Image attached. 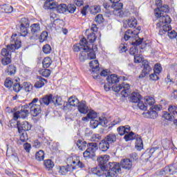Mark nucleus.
<instances>
[{
    "instance_id": "nucleus-1",
    "label": "nucleus",
    "mask_w": 177,
    "mask_h": 177,
    "mask_svg": "<svg viewBox=\"0 0 177 177\" xmlns=\"http://www.w3.org/2000/svg\"><path fill=\"white\" fill-rule=\"evenodd\" d=\"M157 8L155 9V16L157 19H159V22L156 24L157 28H161L162 27L163 31H169L172 30L171 26V17L169 15L164 13H169V6L168 5L164 4L162 6V1L161 0H158L156 2Z\"/></svg>"
},
{
    "instance_id": "nucleus-2",
    "label": "nucleus",
    "mask_w": 177,
    "mask_h": 177,
    "mask_svg": "<svg viewBox=\"0 0 177 177\" xmlns=\"http://www.w3.org/2000/svg\"><path fill=\"white\" fill-rule=\"evenodd\" d=\"M110 156L109 155H102L97 158V161L98 162V167H104L109 171L105 173L106 177H117V174L121 172V168H120V164L117 162H109Z\"/></svg>"
},
{
    "instance_id": "nucleus-3",
    "label": "nucleus",
    "mask_w": 177,
    "mask_h": 177,
    "mask_svg": "<svg viewBox=\"0 0 177 177\" xmlns=\"http://www.w3.org/2000/svg\"><path fill=\"white\" fill-rule=\"evenodd\" d=\"M124 39L125 41H134L131 42L133 46H139V45H142L143 42V39L139 37L138 32L132 31L131 30H128L125 32Z\"/></svg>"
},
{
    "instance_id": "nucleus-4",
    "label": "nucleus",
    "mask_w": 177,
    "mask_h": 177,
    "mask_svg": "<svg viewBox=\"0 0 177 177\" xmlns=\"http://www.w3.org/2000/svg\"><path fill=\"white\" fill-rule=\"evenodd\" d=\"M168 111H163V118L167 121H174V124L177 125V106L169 105Z\"/></svg>"
},
{
    "instance_id": "nucleus-5",
    "label": "nucleus",
    "mask_w": 177,
    "mask_h": 177,
    "mask_svg": "<svg viewBox=\"0 0 177 177\" xmlns=\"http://www.w3.org/2000/svg\"><path fill=\"white\" fill-rule=\"evenodd\" d=\"M112 91L113 92H120L123 97H128L131 95V85L127 83H122L119 86H112Z\"/></svg>"
},
{
    "instance_id": "nucleus-6",
    "label": "nucleus",
    "mask_w": 177,
    "mask_h": 177,
    "mask_svg": "<svg viewBox=\"0 0 177 177\" xmlns=\"http://www.w3.org/2000/svg\"><path fill=\"white\" fill-rule=\"evenodd\" d=\"M79 59L80 62H84L87 59H89V60L96 59V53H95V50H93V48H91L89 46H86V50L82 51V53H80Z\"/></svg>"
},
{
    "instance_id": "nucleus-7",
    "label": "nucleus",
    "mask_w": 177,
    "mask_h": 177,
    "mask_svg": "<svg viewBox=\"0 0 177 177\" xmlns=\"http://www.w3.org/2000/svg\"><path fill=\"white\" fill-rule=\"evenodd\" d=\"M87 149L83 153L84 158H93L96 156V151L97 150V143L90 142L87 144Z\"/></svg>"
},
{
    "instance_id": "nucleus-8",
    "label": "nucleus",
    "mask_w": 177,
    "mask_h": 177,
    "mask_svg": "<svg viewBox=\"0 0 177 177\" xmlns=\"http://www.w3.org/2000/svg\"><path fill=\"white\" fill-rule=\"evenodd\" d=\"M38 98H34L32 102L29 104L30 106V114L33 117H38L40 113L42 111L41 109V105L38 103Z\"/></svg>"
},
{
    "instance_id": "nucleus-9",
    "label": "nucleus",
    "mask_w": 177,
    "mask_h": 177,
    "mask_svg": "<svg viewBox=\"0 0 177 177\" xmlns=\"http://www.w3.org/2000/svg\"><path fill=\"white\" fill-rule=\"evenodd\" d=\"M30 39H37L41 35V26L39 23L32 24L30 26Z\"/></svg>"
},
{
    "instance_id": "nucleus-10",
    "label": "nucleus",
    "mask_w": 177,
    "mask_h": 177,
    "mask_svg": "<svg viewBox=\"0 0 177 177\" xmlns=\"http://www.w3.org/2000/svg\"><path fill=\"white\" fill-rule=\"evenodd\" d=\"M86 46H88V41L85 37H83L79 44H75L73 46V50L74 52H85L86 50Z\"/></svg>"
},
{
    "instance_id": "nucleus-11",
    "label": "nucleus",
    "mask_w": 177,
    "mask_h": 177,
    "mask_svg": "<svg viewBox=\"0 0 177 177\" xmlns=\"http://www.w3.org/2000/svg\"><path fill=\"white\" fill-rule=\"evenodd\" d=\"M98 120H99L92 119L90 121V124L93 129H95V128H97L99 125H102V127H107V119L106 118H99Z\"/></svg>"
},
{
    "instance_id": "nucleus-12",
    "label": "nucleus",
    "mask_w": 177,
    "mask_h": 177,
    "mask_svg": "<svg viewBox=\"0 0 177 177\" xmlns=\"http://www.w3.org/2000/svg\"><path fill=\"white\" fill-rule=\"evenodd\" d=\"M150 111H149L146 113V117L148 118H157L158 117V114L157 113V111H161V105H155L153 106H151L149 109Z\"/></svg>"
},
{
    "instance_id": "nucleus-13",
    "label": "nucleus",
    "mask_w": 177,
    "mask_h": 177,
    "mask_svg": "<svg viewBox=\"0 0 177 177\" xmlns=\"http://www.w3.org/2000/svg\"><path fill=\"white\" fill-rule=\"evenodd\" d=\"M17 125L19 133L31 131V128H32V125H31L30 122L27 121L22 122L21 123H20V122H17Z\"/></svg>"
},
{
    "instance_id": "nucleus-14",
    "label": "nucleus",
    "mask_w": 177,
    "mask_h": 177,
    "mask_svg": "<svg viewBox=\"0 0 177 177\" xmlns=\"http://www.w3.org/2000/svg\"><path fill=\"white\" fill-rule=\"evenodd\" d=\"M30 112L27 109H21L13 113V119L15 121H17L19 118H26L28 117Z\"/></svg>"
},
{
    "instance_id": "nucleus-15",
    "label": "nucleus",
    "mask_w": 177,
    "mask_h": 177,
    "mask_svg": "<svg viewBox=\"0 0 177 177\" xmlns=\"http://www.w3.org/2000/svg\"><path fill=\"white\" fill-rule=\"evenodd\" d=\"M138 25V20L135 17H131L123 21V27L124 28H135Z\"/></svg>"
},
{
    "instance_id": "nucleus-16",
    "label": "nucleus",
    "mask_w": 177,
    "mask_h": 177,
    "mask_svg": "<svg viewBox=\"0 0 177 177\" xmlns=\"http://www.w3.org/2000/svg\"><path fill=\"white\" fill-rule=\"evenodd\" d=\"M53 95L50 94V95H46L43 97L40 98L39 100V104L41 106H49L50 103H53Z\"/></svg>"
},
{
    "instance_id": "nucleus-17",
    "label": "nucleus",
    "mask_w": 177,
    "mask_h": 177,
    "mask_svg": "<svg viewBox=\"0 0 177 177\" xmlns=\"http://www.w3.org/2000/svg\"><path fill=\"white\" fill-rule=\"evenodd\" d=\"M106 81L109 85H115L120 82V78L117 75L112 74L107 77Z\"/></svg>"
},
{
    "instance_id": "nucleus-18",
    "label": "nucleus",
    "mask_w": 177,
    "mask_h": 177,
    "mask_svg": "<svg viewBox=\"0 0 177 177\" xmlns=\"http://www.w3.org/2000/svg\"><path fill=\"white\" fill-rule=\"evenodd\" d=\"M89 66L91 68L92 73L93 74H99L100 68H99V61L93 60L89 63Z\"/></svg>"
},
{
    "instance_id": "nucleus-19",
    "label": "nucleus",
    "mask_w": 177,
    "mask_h": 177,
    "mask_svg": "<svg viewBox=\"0 0 177 177\" xmlns=\"http://www.w3.org/2000/svg\"><path fill=\"white\" fill-rule=\"evenodd\" d=\"M75 169V167L68 165L66 166H62L59 168V174L60 175H67L68 172H73V170Z\"/></svg>"
},
{
    "instance_id": "nucleus-20",
    "label": "nucleus",
    "mask_w": 177,
    "mask_h": 177,
    "mask_svg": "<svg viewBox=\"0 0 177 177\" xmlns=\"http://www.w3.org/2000/svg\"><path fill=\"white\" fill-rule=\"evenodd\" d=\"M119 167H122V168H124V169H131L132 168V161L129 159H123L120 162V165H119Z\"/></svg>"
},
{
    "instance_id": "nucleus-21",
    "label": "nucleus",
    "mask_w": 177,
    "mask_h": 177,
    "mask_svg": "<svg viewBox=\"0 0 177 177\" xmlns=\"http://www.w3.org/2000/svg\"><path fill=\"white\" fill-rule=\"evenodd\" d=\"M99 149L101 151H107L110 149V144H109L104 138L99 143Z\"/></svg>"
},
{
    "instance_id": "nucleus-22",
    "label": "nucleus",
    "mask_w": 177,
    "mask_h": 177,
    "mask_svg": "<svg viewBox=\"0 0 177 177\" xmlns=\"http://www.w3.org/2000/svg\"><path fill=\"white\" fill-rule=\"evenodd\" d=\"M104 140H105L109 144V145H111L117 142V136L113 133H109L104 138Z\"/></svg>"
},
{
    "instance_id": "nucleus-23",
    "label": "nucleus",
    "mask_w": 177,
    "mask_h": 177,
    "mask_svg": "<svg viewBox=\"0 0 177 177\" xmlns=\"http://www.w3.org/2000/svg\"><path fill=\"white\" fill-rule=\"evenodd\" d=\"M78 111L82 114H86L88 111V108L86 104L85 101H82L77 106Z\"/></svg>"
},
{
    "instance_id": "nucleus-24",
    "label": "nucleus",
    "mask_w": 177,
    "mask_h": 177,
    "mask_svg": "<svg viewBox=\"0 0 177 177\" xmlns=\"http://www.w3.org/2000/svg\"><path fill=\"white\" fill-rule=\"evenodd\" d=\"M142 99V95L138 92H133L131 93L130 100L131 103H139Z\"/></svg>"
},
{
    "instance_id": "nucleus-25",
    "label": "nucleus",
    "mask_w": 177,
    "mask_h": 177,
    "mask_svg": "<svg viewBox=\"0 0 177 177\" xmlns=\"http://www.w3.org/2000/svg\"><path fill=\"white\" fill-rule=\"evenodd\" d=\"M117 131L119 135L122 136V135H125V133H129L131 127L129 126H120L117 129Z\"/></svg>"
},
{
    "instance_id": "nucleus-26",
    "label": "nucleus",
    "mask_w": 177,
    "mask_h": 177,
    "mask_svg": "<svg viewBox=\"0 0 177 177\" xmlns=\"http://www.w3.org/2000/svg\"><path fill=\"white\" fill-rule=\"evenodd\" d=\"M37 81L35 84V88H37L38 89L39 88H42L45 85V82H48V81L46 79H44V77L39 76L37 77Z\"/></svg>"
},
{
    "instance_id": "nucleus-27",
    "label": "nucleus",
    "mask_w": 177,
    "mask_h": 177,
    "mask_svg": "<svg viewBox=\"0 0 177 177\" xmlns=\"http://www.w3.org/2000/svg\"><path fill=\"white\" fill-rule=\"evenodd\" d=\"M44 8L53 10L56 8V3L53 2V0H46Z\"/></svg>"
},
{
    "instance_id": "nucleus-28",
    "label": "nucleus",
    "mask_w": 177,
    "mask_h": 177,
    "mask_svg": "<svg viewBox=\"0 0 177 177\" xmlns=\"http://www.w3.org/2000/svg\"><path fill=\"white\" fill-rule=\"evenodd\" d=\"M20 46H21V42L16 40L15 41V44H12L11 45H8L7 48L8 50L15 52V50H16V49H19Z\"/></svg>"
},
{
    "instance_id": "nucleus-29",
    "label": "nucleus",
    "mask_w": 177,
    "mask_h": 177,
    "mask_svg": "<svg viewBox=\"0 0 177 177\" xmlns=\"http://www.w3.org/2000/svg\"><path fill=\"white\" fill-rule=\"evenodd\" d=\"M54 9H56L58 13H66L67 12V5L62 3L57 6L56 4V7Z\"/></svg>"
},
{
    "instance_id": "nucleus-30",
    "label": "nucleus",
    "mask_w": 177,
    "mask_h": 177,
    "mask_svg": "<svg viewBox=\"0 0 177 177\" xmlns=\"http://www.w3.org/2000/svg\"><path fill=\"white\" fill-rule=\"evenodd\" d=\"M15 81L16 82L13 84L12 89L15 92L19 93L21 91V89H23L22 85H21L20 82H19V81H20V79L18 78Z\"/></svg>"
},
{
    "instance_id": "nucleus-31",
    "label": "nucleus",
    "mask_w": 177,
    "mask_h": 177,
    "mask_svg": "<svg viewBox=\"0 0 177 177\" xmlns=\"http://www.w3.org/2000/svg\"><path fill=\"white\" fill-rule=\"evenodd\" d=\"M113 13L115 16H117L118 17H122V8L119 6H113Z\"/></svg>"
},
{
    "instance_id": "nucleus-32",
    "label": "nucleus",
    "mask_w": 177,
    "mask_h": 177,
    "mask_svg": "<svg viewBox=\"0 0 177 177\" xmlns=\"http://www.w3.org/2000/svg\"><path fill=\"white\" fill-rule=\"evenodd\" d=\"M142 66L144 67L142 71L147 73V74H150V72L151 71V66L149 64V62H147V60H143Z\"/></svg>"
},
{
    "instance_id": "nucleus-33",
    "label": "nucleus",
    "mask_w": 177,
    "mask_h": 177,
    "mask_svg": "<svg viewBox=\"0 0 177 177\" xmlns=\"http://www.w3.org/2000/svg\"><path fill=\"white\" fill-rule=\"evenodd\" d=\"M162 31L164 32H168L167 33V35H168V37L171 39H173V38H176V35H177V33H176V32L175 31V30H167V31H164V30H162V29H160V30H159V34L160 35H162ZM169 31H171V32H169Z\"/></svg>"
},
{
    "instance_id": "nucleus-34",
    "label": "nucleus",
    "mask_w": 177,
    "mask_h": 177,
    "mask_svg": "<svg viewBox=\"0 0 177 177\" xmlns=\"http://www.w3.org/2000/svg\"><path fill=\"white\" fill-rule=\"evenodd\" d=\"M174 172V165L169 167H165L163 170L160 171V175H165L167 174H172Z\"/></svg>"
},
{
    "instance_id": "nucleus-35",
    "label": "nucleus",
    "mask_w": 177,
    "mask_h": 177,
    "mask_svg": "<svg viewBox=\"0 0 177 177\" xmlns=\"http://www.w3.org/2000/svg\"><path fill=\"white\" fill-rule=\"evenodd\" d=\"M109 172V169H107V167H105L104 166L99 167L98 169L97 170V176H102V175L104 174L106 176V174Z\"/></svg>"
},
{
    "instance_id": "nucleus-36",
    "label": "nucleus",
    "mask_w": 177,
    "mask_h": 177,
    "mask_svg": "<svg viewBox=\"0 0 177 177\" xmlns=\"http://www.w3.org/2000/svg\"><path fill=\"white\" fill-rule=\"evenodd\" d=\"M1 10L4 13H12L13 12V7L10 5L4 4L1 6Z\"/></svg>"
},
{
    "instance_id": "nucleus-37",
    "label": "nucleus",
    "mask_w": 177,
    "mask_h": 177,
    "mask_svg": "<svg viewBox=\"0 0 177 177\" xmlns=\"http://www.w3.org/2000/svg\"><path fill=\"white\" fill-rule=\"evenodd\" d=\"M22 89H24L26 92H31L32 91V84L30 82H24L22 84Z\"/></svg>"
},
{
    "instance_id": "nucleus-38",
    "label": "nucleus",
    "mask_w": 177,
    "mask_h": 177,
    "mask_svg": "<svg viewBox=\"0 0 177 177\" xmlns=\"http://www.w3.org/2000/svg\"><path fill=\"white\" fill-rule=\"evenodd\" d=\"M17 70V68H16V66L11 64L7 68V73L8 75H15V74H16Z\"/></svg>"
},
{
    "instance_id": "nucleus-39",
    "label": "nucleus",
    "mask_w": 177,
    "mask_h": 177,
    "mask_svg": "<svg viewBox=\"0 0 177 177\" xmlns=\"http://www.w3.org/2000/svg\"><path fill=\"white\" fill-rule=\"evenodd\" d=\"M42 64L44 68H48V67H50V64H52V59L49 57H45L42 62Z\"/></svg>"
},
{
    "instance_id": "nucleus-40",
    "label": "nucleus",
    "mask_w": 177,
    "mask_h": 177,
    "mask_svg": "<svg viewBox=\"0 0 177 177\" xmlns=\"http://www.w3.org/2000/svg\"><path fill=\"white\" fill-rule=\"evenodd\" d=\"M35 158L37 161H44V159L45 158L44 151L39 150L37 151L35 154Z\"/></svg>"
},
{
    "instance_id": "nucleus-41",
    "label": "nucleus",
    "mask_w": 177,
    "mask_h": 177,
    "mask_svg": "<svg viewBox=\"0 0 177 177\" xmlns=\"http://www.w3.org/2000/svg\"><path fill=\"white\" fill-rule=\"evenodd\" d=\"M68 102H69V104L71 106H73V107H75V106H78V104H80V100H77V97H71L68 99Z\"/></svg>"
},
{
    "instance_id": "nucleus-42",
    "label": "nucleus",
    "mask_w": 177,
    "mask_h": 177,
    "mask_svg": "<svg viewBox=\"0 0 177 177\" xmlns=\"http://www.w3.org/2000/svg\"><path fill=\"white\" fill-rule=\"evenodd\" d=\"M52 102L55 106H62L63 104L62 97L59 96L53 97Z\"/></svg>"
},
{
    "instance_id": "nucleus-43",
    "label": "nucleus",
    "mask_w": 177,
    "mask_h": 177,
    "mask_svg": "<svg viewBox=\"0 0 177 177\" xmlns=\"http://www.w3.org/2000/svg\"><path fill=\"white\" fill-rule=\"evenodd\" d=\"M145 100L146 106H153L156 103V100L153 97H146Z\"/></svg>"
},
{
    "instance_id": "nucleus-44",
    "label": "nucleus",
    "mask_w": 177,
    "mask_h": 177,
    "mask_svg": "<svg viewBox=\"0 0 177 177\" xmlns=\"http://www.w3.org/2000/svg\"><path fill=\"white\" fill-rule=\"evenodd\" d=\"M136 147L138 150H142V149H143V141L142 140V138H136Z\"/></svg>"
},
{
    "instance_id": "nucleus-45",
    "label": "nucleus",
    "mask_w": 177,
    "mask_h": 177,
    "mask_svg": "<svg viewBox=\"0 0 177 177\" xmlns=\"http://www.w3.org/2000/svg\"><path fill=\"white\" fill-rule=\"evenodd\" d=\"M27 28H28V26H20V34L21 37H26V35L28 34V30Z\"/></svg>"
},
{
    "instance_id": "nucleus-46",
    "label": "nucleus",
    "mask_w": 177,
    "mask_h": 177,
    "mask_svg": "<svg viewBox=\"0 0 177 177\" xmlns=\"http://www.w3.org/2000/svg\"><path fill=\"white\" fill-rule=\"evenodd\" d=\"M44 165L48 169H52L55 167V163L50 160H46L44 161Z\"/></svg>"
},
{
    "instance_id": "nucleus-47",
    "label": "nucleus",
    "mask_w": 177,
    "mask_h": 177,
    "mask_svg": "<svg viewBox=\"0 0 177 177\" xmlns=\"http://www.w3.org/2000/svg\"><path fill=\"white\" fill-rule=\"evenodd\" d=\"M12 85H13V81L12 80V78L7 77L4 82V86L6 88H12Z\"/></svg>"
},
{
    "instance_id": "nucleus-48",
    "label": "nucleus",
    "mask_w": 177,
    "mask_h": 177,
    "mask_svg": "<svg viewBox=\"0 0 177 177\" xmlns=\"http://www.w3.org/2000/svg\"><path fill=\"white\" fill-rule=\"evenodd\" d=\"M21 26L23 27H29L30 26V21H28V19L26 17H23L20 20Z\"/></svg>"
},
{
    "instance_id": "nucleus-49",
    "label": "nucleus",
    "mask_w": 177,
    "mask_h": 177,
    "mask_svg": "<svg viewBox=\"0 0 177 177\" xmlns=\"http://www.w3.org/2000/svg\"><path fill=\"white\" fill-rule=\"evenodd\" d=\"M87 39L90 44H93L96 41V35L95 32H91L88 35Z\"/></svg>"
},
{
    "instance_id": "nucleus-50",
    "label": "nucleus",
    "mask_w": 177,
    "mask_h": 177,
    "mask_svg": "<svg viewBox=\"0 0 177 177\" xmlns=\"http://www.w3.org/2000/svg\"><path fill=\"white\" fill-rule=\"evenodd\" d=\"M95 21L97 23V24H102V23L104 21V18H103V15L102 14L97 15L95 18Z\"/></svg>"
},
{
    "instance_id": "nucleus-51",
    "label": "nucleus",
    "mask_w": 177,
    "mask_h": 177,
    "mask_svg": "<svg viewBox=\"0 0 177 177\" xmlns=\"http://www.w3.org/2000/svg\"><path fill=\"white\" fill-rule=\"evenodd\" d=\"M134 135H135V133L131 131V132H130L129 133L126 134V135L124 136V139H125L126 142H128V141H129V140H133V139H134V138H133Z\"/></svg>"
},
{
    "instance_id": "nucleus-52",
    "label": "nucleus",
    "mask_w": 177,
    "mask_h": 177,
    "mask_svg": "<svg viewBox=\"0 0 177 177\" xmlns=\"http://www.w3.org/2000/svg\"><path fill=\"white\" fill-rule=\"evenodd\" d=\"M1 63L3 66H8L10 63H12V59H10V57H4L1 59Z\"/></svg>"
},
{
    "instance_id": "nucleus-53",
    "label": "nucleus",
    "mask_w": 177,
    "mask_h": 177,
    "mask_svg": "<svg viewBox=\"0 0 177 177\" xmlns=\"http://www.w3.org/2000/svg\"><path fill=\"white\" fill-rule=\"evenodd\" d=\"M84 145H86V142H82V140H80L77 141V146L79 150H82V151L85 150V147H84Z\"/></svg>"
},
{
    "instance_id": "nucleus-54",
    "label": "nucleus",
    "mask_w": 177,
    "mask_h": 177,
    "mask_svg": "<svg viewBox=\"0 0 177 177\" xmlns=\"http://www.w3.org/2000/svg\"><path fill=\"white\" fill-rule=\"evenodd\" d=\"M77 7H75V5L74 4H69L68 6H66V10H68L69 13H74Z\"/></svg>"
},
{
    "instance_id": "nucleus-55",
    "label": "nucleus",
    "mask_w": 177,
    "mask_h": 177,
    "mask_svg": "<svg viewBox=\"0 0 177 177\" xmlns=\"http://www.w3.org/2000/svg\"><path fill=\"white\" fill-rule=\"evenodd\" d=\"M19 133L21 142H26V140H28V136H27V133L26 131H22Z\"/></svg>"
},
{
    "instance_id": "nucleus-56",
    "label": "nucleus",
    "mask_w": 177,
    "mask_h": 177,
    "mask_svg": "<svg viewBox=\"0 0 177 177\" xmlns=\"http://www.w3.org/2000/svg\"><path fill=\"white\" fill-rule=\"evenodd\" d=\"M43 52L46 53V55L52 52V48L49 44H46L43 47Z\"/></svg>"
},
{
    "instance_id": "nucleus-57",
    "label": "nucleus",
    "mask_w": 177,
    "mask_h": 177,
    "mask_svg": "<svg viewBox=\"0 0 177 177\" xmlns=\"http://www.w3.org/2000/svg\"><path fill=\"white\" fill-rule=\"evenodd\" d=\"M87 117L88 118L93 120V118H96V117H97V113L95 111L91 110L87 114Z\"/></svg>"
},
{
    "instance_id": "nucleus-58",
    "label": "nucleus",
    "mask_w": 177,
    "mask_h": 177,
    "mask_svg": "<svg viewBox=\"0 0 177 177\" xmlns=\"http://www.w3.org/2000/svg\"><path fill=\"white\" fill-rule=\"evenodd\" d=\"M10 52H12V50L10 51V50L8 48H3L1 50V55L3 56L4 57H8L10 55Z\"/></svg>"
},
{
    "instance_id": "nucleus-59",
    "label": "nucleus",
    "mask_w": 177,
    "mask_h": 177,
    "mask_svg": "<svg viewBox=\"0 0 177 177\" xmlns=\"http://www.w3.org/2000/svg\"><path fill=\"white\" fill-rule=\"evenodd\" d=\"M112 3H113L111 7L113 6H118L119 8H123L124 4L122 3H119L120 0H110Z\"/></svg>"
},
{
    "instance_id": "nucleus-60",
    "label": "nucleus",
    "mask_w": 177,
    "mask_h": 177,
    "mask_svg": "<svg viewBox=\"0 0 177 177\" xmlns=\"http://www.w3.org/2000/svg\"><path fill=\"white\" fill-rule=\"evenodd\" d=\"M39 37H41L40 42H44L48 38V32L44 31L42 33L40 32Z\"/></svg>"
},
{
    "instance_id": "nucleus-61",
    "label": "nucleus",
    "mask_w": 177,
    "mask_h": 177,
    "mask_svg": "<svg viewBox=\"0 0 177 177\" xmlns=\"http://www.w3.org/2000/svg\"><path fill=\"white\" fill-rule=\"evenodd\" d=\"M160 74H157L156 73H152L149 75V79L151 81H158L160 80V77H158Z\"/></svg>"
},
{
    "instance_id": "nucleus-62",
    "label": "nucleus",
    "mask_w": 177,
    "mask_h": 177,
    "mask_svg": "<svg viewBox=\"0 0 177 177\" xmlns=\"http://www.w3.org/2000/svg\"><path fill=\"white\" fill-rule=\"evenodd\" d=\"M138 107H139L140 110H144V111L147 110V105L145 104V103H143V102L142 101H140L138 102Z\"/></svg>"
},
{
    "instance_id": "nucleus-63",
    "label": "nucleus",
    "mask_w": 177,
    "mask_h": 177,
    "mask_svg": "<svg viewBox=\"0 0 177 177\" xmlns=\"http://www.w3.org/2000/svg\"><path fill=\"white\" fill-rule=\"evenodd\" d=\"M41 75L43 77H45L46 78H48L49 75H50V71L49 69H44L41 71Z\"/></svg>"
},
{
    "instance_id": "nucleus-64",
    "label": "nucleus",
    "mask_w": 177,
    "mask_h": 177,
    "mask_svg": "<svg viewBox=\"0 0 177 177\" xmlns=\"http://www.w3.org/2000/svg\"><path fill=\"white\" fill-rule=\"evenodd\" d=\"M92 140L93 142H98L102 140V136H100L99 134H93Z\"/></svg>"
}]
</instances>
